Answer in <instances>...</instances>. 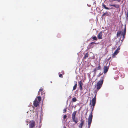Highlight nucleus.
<instances>
[{"mask_svg":"<svg viewBox=\"0 0 128 128\" xmlns=\"http://www.w3.org/2000/svg\"><path fill=\"white\" fill-rule=\"evenodd\" d=\"M96 94L95 95L94 97L92 98V106H91V107L92 106V111L90 114L89 116H88V128H90V126L91 124L92 119V118L93 116L92 115V112L94 110V106H95L96 102Z\"/></svg>","mask_w":128,"mask_h":128,"instance_id":"nucleus-1","label":"nucleus"},{"mask_svg":"<svg viewBox=\"0 0 128 128\" xmlns=\"http://www.w3.org/2000/svg\"><path fill=\"white\" fill-rule=\"evenodd\" d=\"M104 79V77H102L100 80L97 83L96 86L98 91L100 90L102 86L103 82Z\"/></svg>","mask_w":128,"mask_h":128,"instance_id":"nucleus-2","label":"nucleus"},{"mask_svg":"<svg viewBox=\"0 0 128 128\" xmlns=\"http://www.w3.org/2000/svg\"><path fill=\"white\" fill-rule=\"evenodd\" d=\"M126 25L125 26L124 28V30L123 32L121 31H118L117 32V36H120V35L122 34V35L123 39L125 38V36L126 35Z\"/></svg>","mask_w":128,"mask_h":128,"instance_id":"nucleus-3","label":"nucleus"},{"mask_svg":"<svg viewBox=\"0 0 128 128\" xmlns=\"http://www.w3.org/2000/svg\"><path fill=\"white\" fill-rule=\"evenodd\" d=\"M76 113V111H74L72 113V120L74 122H75V124H76L78 122L77 119L76 117L75 118Z\"/></svg>","mask_w":128,"mask_h":128,"instance_id":"nucleus-4","label":"nucleus"},{"mask_svg":"<svg viewBox=\"0 0 128 128\" xmlns=\"http://www.w3.org/2000/svg\"><path fill=\"white\" fill-rule=\"evenodd\" d=\"M29 124L30 128H33L35 126V122L34 120H31L30 121Z\"/></svg>","mask_w":128,"mask_h":128,"instance_id":"nucleus-5","label":"nucleus"},{"mask_svg":"<svg viewBox=\"0 0 128 128\" xmlns=\"http://www.w3.org/2000/svg\"><path fill=\"white\" fill-rule=\"evenodd\" d=\"M120 48L118 47L117 48V49L116 50L115 52L112 54V58H114L115 57V56L117 55V54L119 52V51L120 50Z\"/></svg>","mask_w":128,"mask_h":128,"instance_id":"nucleus-6","label":"nucleus"},{"mask_svg":"<svg viewBox=\"0 0 128 128\" xmlns=\"http://www.w3.org/2000/svg\"><path fill=\"white\" fill-rule=\"evenodd\" d=\"M84 120L83 119H81L80 120V124L78 127L80 128H82L83 126L84 125Z\"/></svg>","mask_w":128,"mask_h":128,"instance_id":"nucleus-7","label":"nucleus"},{"mask_svg":"<svg viewBox=\"0 0 128 128\" xmlns=\"http://www.w3.org/2000/svg\"><path fill=\"white\" fill-rule=\"evenodd\" d=\"M39 102L36 99L34 101L33 104L36 107L39 106Z\"/></svg>","mask_w":128,"mask_h":128,"instance_id":"nucleus-8","label":"nucleus"},{"mask_svg":"<svg viewBox=\"0 0 128 128\" xmlns=\"http://www.w3.org/2000/svg\"><path fill=\"white\" fill-rule=\"evenodd\" d=\"M102 32H101L98 33V35L97 37L98 39H102Z\"/></svg>","mask_w":128,"mask_h":128,"instance_id":"nucleus-9","label":"nucleus"},{"mask_svg":"<svg viewBox=\"0 0 128 128\" xmlns=\"http://www.w3.org/2000/svg\"><path fill=\"white\" fill-rule=\"evenodd\" d=\"M109 5L110 6H113L115 7L116 8H119L120 6L118 4H109Z\"/></svg>","mask_w":128,"mask_h":128,"instance_id":"nucleus-10","label":"nucleus"},{"mask_svg":"<svg viewBox=\"0 0 128 128\" xmlns=\"http://www.w3.org/2000/svg\"><path fill=\"white\" fill-rule=\"evenodd\" d=\"M79 84L80 90H82V86L83 84V83L82 82V80L79 81Z\"/></svg>","mask_w":128,"mask_h":128,"instance_id":"nucleus-11","label":"nucleus"},{"mask_svg":"<svg viewBox=\"0 0 128 128\" xmlns=\"http://www.w3.org/2000/svg\"><path fill=\"white\" fill-rule=\"evenodd\" d=\"M109 67L105 66H104V74L106 73L108 71Z\"/></svg>","mask_w":128,"mask_h":128,"instance_id":"nucleus-12","label":"nucleus"},{"mask_svg":"<svg viewBox=\"0 0 128 128\" xmlns=\"http://www.w3.org/2000/svg\"><path fill=\"white\" fill-rule=\"evenodd\" d=\"M96 44V42H92L90 44L89 46L90 48H93L94 46V45Z\"/></svg>","mask_w":128,"mask_h":128,"instance_id":"nucleus-13","label":"nucleus"},{"mask_svg":"<svg viewBox=\"0 0 128 128\" xmlns=\"http://www.w3.org/2000/svg\"><path fill=\"white\" fill-rule=\"evenodd\" d=\"M74 82L75 83V85L74 86L72 90H74L76 89L77 86V82L76 81H74Z\"/></svg>","mask_w":128,"mask_h":128,"instance_id":"nucleus-14","label":"nucleus"},{"mask_svg":"<svg viewBox=\"0 0 128 128\" xmlns=\"http://www.w3.org/2000/svg\"><path fill=\"white\" fill-rule=\"evenodd\" d=\"M41 94L42 96L43 97V100L45 98L44 97L45 95L44 92V91L41 92Z\"/></svg>","mask_w":128,"mask_h":128,"instance_id":"nucleus-15","label":"nucleus"},{"mask_svg":"<svg viewBox=\"0 0 128 128\" xmlns=\"http://www.w3.org/2000/svg\"><path fill=\"white\" fill-rule=\"evenodd\" d=\"M88 56V52L86 53L84 56V58L86 59L87 58Z\"/></svg>","mask_w":128,"mask_h":128,"instance_id":"nucleus-16","label":"nucleus"},{"mask_svg":"<svg viewBox=\"0 0 128 128\" xmlns=\"http://www.w3.org/2000/svg\"><path fill=\"white\" fill-rule=\"evenodd\" d=\"M97 70H100L101 68V66H100V63L98 64V66L96 68Z\"/></svg>","mask_w":128,"mask_h":128,"instance_id":"nucleus-17","label":"nucleus"},{"mask_svg":"<svg viewBox=\"0 0 128 128\" xmlns=\"http://www.w3.org/2000/svg\"><path fill=\"white\" fill-rule=\"evenodd\" d=\"M102 6L103 7H104V8L106 9L109 10L110 9V8L107 7L106 6V5L104 4H103L102 5Z\"/></svg>","mask_w":128,"mask_h":128,"instance_id":"nucleus-18","label":"nucleus"},{"mask_svg":"<svg viewBox=\"0 0 128 128\" xmlns=\"http://www.w3.org/2000/svg\"><path fill=\"white\" fill-rule=\"evenodd\" d=\"M72 100L73 102H75L77 101V99L76 98L74 97L72 98Z\"/></svg>","mask_w":128,"mask_h":128,"instance_id":"nucleus-19","label":"nucleus"},{"mask_svg":"<svg viewBox=\"0 0 128 128\" xmlns=\"http://www.w3.org/2000/svg\"><path fill=\"white\" fill-rule=\"evenodd\" d=\"M37 98L38 101V102H40L41 100V97L40 96H38L37 97Z\"/></svg>","mask_w":128,"mask_h":128,"instance_id":"nucleus-20","label":"nucleus"},{"mask_svg":"<svg viewBox=\"0 0 128 128\" xmlns=\"http://www.w3.org/2000/svg\"><path fill=\"white\" fill-rule=\"evenodd\" d=\"M119 88L120 90H122L124 88V87L122 85H120L119 86Z\"/></svg>","mask_w":128,"mask_h":128,"instance_id":"nucleus-21","label":"nucleus"},{"mask_svg":"<svg viewBox=\"0 0 128 128\" xmlns=\"http://www.w3.org/2000/svg\"><path fill=\"white\" fill-rule=\"evenodd\" d=\"M92 39L94 40H97V38L96 36H94L92 38Z\"/></svg>","mask_w":128,"mask_h":128,"instance_id":"nucleus-22","label":"nucleus"},{"mask_svg":"<svg viewBox=\"0 0 128 128\" xmlns=\"http://www.w3.org/2000/svg\"><path fill=\"white\" fill-rule=\"evenodd\" d=\"M43 88H40V89L39 90V91L38 92V93L40 91L41 92H42V91H43Z\"/></svg>","mask_w":128,"mask_h":128,"instance_id":"nucleus-23","label":"nucleus"},{"mask_svg":"<svg viewBox=\"0 0 128 128\" xmlns=\"http://www.w3.org/2000/svg\"><path fill=\"white\" fill-rule=\"evenodd\" d=\"M108 14V13L107 12H106L104 14L102 15V16H105L106 14Z\"/></svg>","mask_w":128,"mask_h":128,"instance_id":"nucleus-24","label":"nucleus"},{"mask_svg":"<svg viewBox=\"0 0 128 128\" xmlns=\"http://www.w3.org/2000/svg\"><path fill=\"white\" fill-rule=\"evenodd\" d=\"M66 117H67V116L66 115H64L63 116L64 119V120L66 118Z\"/></svg>","mask_w":128,"mask_h":128,"instance_id":"nucleus-25","label":"nucleus"},{"mask_svg":"<svg viewBox=\"0 0 128 128\" xmlns=\"http://www.w3.org/2000/svg\"><path fill=\"white\" fill-rule=\"evenodd\" d=\"M59 76L60 78H63L62 75L61 74H59Z\"/></svg>","mask_w":128,"mask_h":128,"instance_id":"nucleus-26","label":"nucleus"},{"mask_svg":"<svg viewBox=\"0 0 128 128\" xmlns=\"http://www.w3.org/2000/svg\"><path fill=\"white\" fill-rule=\"evenodd\" d=\"M66 108H64L63 110V112L64 113L66 112Z\"/></svg>","mask_w":128,"mask_h":128,"instance_id":"nucleus-27","label":"nucleus"},{"mask_svg":"<svg viewBox=\"0 0 128 128\" xmlns=\"http://www.w3.org/2000/svg\"><path fill=\"white\" fill-rule=\"evenodd\" d=\"M122 76H122V78H124V74L123 73H122Z\"/></svg>","mask_w":128,"mask_h":128,"instance_id":"nucleus-28","label":"nucleus"},{"mask_svg":"<svg viewBox=\"0 0 128 128\" xmlns=\"http://www.w3.org/2000/svg\"><path fill=\"white\" fill-rule=\"evenodd\" d=\"M96 70H97V69H96V68H95L94 70V72H96Z\"/></svg>","mask_w":128,"mask_h":128,"instance_id":"nucleus-29","label":"nucleus"},{"mask_svg":"<svg viewBox=\"0 0 128 128\" xmlns=\"http://www.w3.org/2000/svg\"><path fill=\"white\" fill-rule=\"evenodd\" d=\"M127 18H128V12H127Z\"/></svg>","mask_w":128,"mask_h":128,"instance_id":"nucleus-30","label":"nucleus"},{"mask_svg":"<svg viewBox=\"0 0 128 128\" xmlns=\"http://www.w3.org/2000/svg\"><path fill=\"white\" fill-rule=\"evenodd\" d=\"M121 0H117V1L118 2H119Z\"/></svg>","mask_w":128,"mask_h":128,"instance_id":"nucleus-31","label":"nucleus"},{"mask_svg":"<svg viewBox=\"0 0 128 128\" xmlns=\"http://www.w3.org/2000/svg\"><path fill=\"white\" fill-rule=\"evenodd\" d=\"M113 1H116V0L117 1V0H112Z\"/></svg>","mask_w":128,"mask_h":128,"instance_id":"nucleus-32","label":"nucleus"},{"mask_svg":"<svg viewBox=\"0 0 128 128\" xmlns=\"http://www.w3.org/2000/svg\"><path fill=\"white\" fill-rule=\"evenodd\" d=\"M69 97L70 98H71V96H70Z\"/></svg>","mask_w":128,"mask_h":128,"instance_id":"nucleus-33","label":"nucleus"}]
</instances>
